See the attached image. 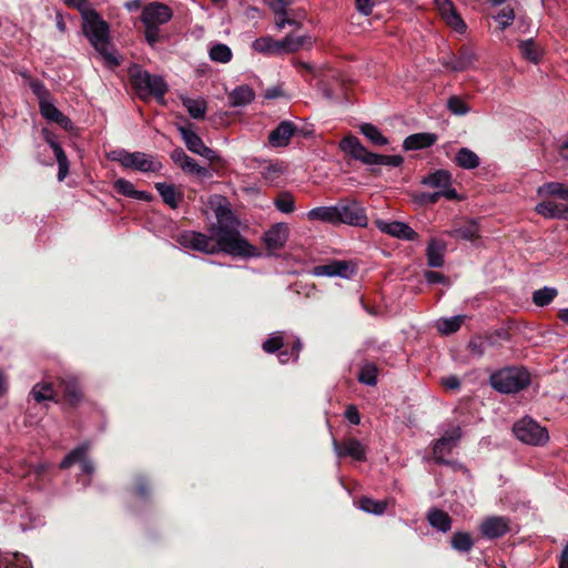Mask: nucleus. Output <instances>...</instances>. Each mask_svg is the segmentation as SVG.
I'll return each mask as SVG.
<instances>
[{
    "instance_id": "1",
    "label": "nucleus",
    "mask_w": 568,
    "mask_h": 568,
    "mask_svg": "<svg viewBox=\"0 0 568 568\" xmlns=\"http://www.w3.org/2000/svg\"><path fill=\"white\" fill-rule=\"evenodd\" d=\"M217 222L209 230V235L195 231H186L179 235L178 242L185 248L204 254L224 252L232 256H253L255 248L234 226L231 211L220 207L216 211Z\"/></svg>"
},
{
    "instance_id": "2",
    "label": "nucleus",
    "mask_w": 568,
    "mask_h": 568,
    "mask_svg": "<svg viewBox=\"0 0 568 568\" xmlns=\"http://www.w3.org/2000/svg\"><path fill=\"white\" fill-rule=\"evenodd\" d=\"M82 29L94 49L110 65H119L120 61L110 44L109 24L95 11H84Z\"/></svg>"
},
{
    "instance_id": "3",
    "label": "nucleus",
    "mask_w": 568,
    "mask_h": 568,
    "mask_svg": "<svg viewBox=\"0 0 568 568\" xmlns=\"http://www.w3.org/2000/svg\"><path fill=\"white\" fill-rule=\"evenodd\" d=\"M173 17L172 9L162 2H151L141 12V21L144 24V37L151 47L161 41L160 26L168 23Z\"/></svg>"
},
{
    "instance_id": "4",
    "label": "nucleus",
    "mask_w": 568,
    "mask_h": 568,
    "mask_svg": "<svg viewBox=\"0 0 568 568\" xmlns=\"http://www.w3.org/2000/svg\"><path fill=\"white\" fill-rule=\"evenodd\" d=\"M339 148L343 152L366 165L399 166L403 163L400 155H381L369 152L357 138L351 135L341 141Z\"/></svg>"
},
{
    "instance_id": "5",
    "label": "nucleus",
    "mask_w": 568,
    "mask_h": 568,
    "mask_svg": "<svg viewBox=\"0 0 568 568\" xmlns=\"http://www.w3.org/2000/svg\"><path fill=\"white\" fill-rule=\"evenodd\" d=\"M530 382L529 373L525 368L507 367L490 376V385L500 393H516L525 388Z\"/></svg>"
},
{
    "instance_id": "6",
    "label": "nucleus",
    "mask_w": 568,
    "mask_h": 568,
    "mask_svg": "<svg viewBox=\"0 0 568 568\" xmlns=\"http://www.w3.org/2000/svg\"><path fill=\"white\" fill-rule=\"evenodd\" d=\"M112 161H118L125 169H134L140 172H158L162 164L154 156L143 152H126L124 150L113 151L110 155Z\"/></svg>"
},
{
    "instance_id": "7",
    "label": "nucleus",
    "mask_w": 568,
    "mask_h": 568,
    "mask_svg": "<svg viewBox=\"0 0 568 568\" xmlns=\"http://www.w3.org/2000/svg\"><path fill=\"white\" fill-rule=\"evenodd\" d=\"M517 439L531 446H542L549 440L548 430L530 417H524L513 426Z\"/></svg>"
},
{
    "instance_id": "8",
    "label": "nucleus",
    "mask_w": 568,
    "mask_h": 568,
    "mask_svg": "<svg viewBox=\"0 0 568 568\" xmlns=\"http://www.w3.org/2000/svg\"><path fill=\"white\" fill-rule=\"evenodd\" d=\"M131 82L136 92L142 97L151 94L158 99H163L168 90V87L161 77L150 74L145 71H136L132 73Z\"/></svg>"
},
{
    "instance_id": "9",
    "label": "nucleus",
    "mask_w": 568,
    "mask_h": 568,
    "mask_svg": "<svg viewBox=\"0 0 568 568\" xmlns=\"http://www.w3.org/2000/svg\"><path fill=\"white\" fill-rule=\"evenodd\" d=\"M335 207L337 211V224L344 223L362 227L367 225L365 209L356 200H343Z\"/></svg>"
},
{
    "instance_id": "10",
    "label": "nucleus",
    "mask_w": 568,
    "mask_h": 568,
    "mask_svg": "<svg viewBox=\"0 0 568 568\" xmlns=\"http://www.w3.org/2000/svg\"><path fill=\"white\" fill-rule=\"evenodd\" d=\"M420 183L425 186L437 189L436 192L443 195L446 200H457L458 194L452 186V174L447 170H437L424 176Z\"/></svg>"
},
{
    "instance_id": "11",
    "label": "nucleus",
    "mask_w": 568,
    "mask_h": 568,
    "mask_svg": "<svg viewBox=\"0 0 568 568\" xmlns=\"http://www.w3.org/2000/svg\"><path fill=\"white\" fill-rule=\"evenodd\" d=\"M462 437L459 427H452L440 438H438L433 447V456L436 463L448 465L449 462L445 459L452 449L457 445Z\"/></svg>"
},
{
    "instance_id": "12",
    "label": "nucleus",
    "mask_w": 568,
    "mask_h": 568,
    "mask_svg": "<svg viewBox=\"0 0 568 568\" xmlns=\"http://www.w3.org/2000/svg\"><path fill=\"white\" fill-rule=\"evenodd\" d=\"M180 133L186 148L191 152L205 158L210 162H216L220 160L219 154L212 149L207 148L194 131L187 128H180Z\"/></svg>"
},
{
    "instance_id": "13",
    "label": "nucleus",
    "mask_w": 568,
    "mask_h": 568,
    "mask_svg": "<svg viewBox=\"0 0 568 568\" xmlns=\"http://www.w3.org/2000/svg\"><path fill=\"white\" fill-rule=\"evenodd\" d=\"M333 448L338 457L348 456L358 462H364L366 459V448L356 438H347L341 443L334 440Z\"/></svg>"
},
{
    "instance_id": "14",
    "label": "nucleus",
    "mask_w": 568,
    "mask_h": 568,
    "mask_svg": "<svg viewBox=\"0 0 568 568\" xmlns=\"http://www.w3.org/2000/svg\"><path fill=\"white\" fill-rule=\"evenodd\" d=\"M376 224L379 231L394 237L407 241H415L418 239V234L408 224L404 222L377 221Z\"/></svg>"
},
{
    "instance_id": "15",
    "label": "nucleus",
    "mask_w": 568,
    "mask_h": 568,
    "mask_svg": "<svg viewBox=\"0 0 568 568\" xmlns=\"http://www.w3.org/2000/svg\"><path fill=\"white\" fill-rule=\"evenodd\" d=\"M354 273L353 266L345 261H333L328 264L315 266L313 274L315 276L344 277L347 278Z\"/></svg>"
},
{
    "instance_id": "16",
    "label": "nucleus",
    "mask_w": 568,
    "mask_h": 568,
    "mask_svg": "<svg viewBox=\"0 0 568 568\" xmlns=\"http://www.w3.org/2000/svg\"><path fill=\"white\" fill-rule=\"evenodd\" d=\"M509 530V520L501 516L486 518L480 525V532L489 539L504 536Z\"/></svg>"
},
{
    "instance_id": "17",
    "label": "nucleus",
    "mask_w": 568,
    "mask_h": 568,
    "mask_svg": "<svg viewBox=\"0 0 568 568\" xmlns=\"http://www.w3.org/2000/svg\"><path fill=\"white\" fill-rule=\"evenodd\" d=\"M296 126L290 121H282L268 135V143L274 148L288 145Z\"/></svg>"
},
{
    "instance_id": "18",
    "label": "nucleus",
    "mask_w": 568,
    "mask_h": 568,
    "mask_svg": "<svg viewBox=\"0 0 568 568\" xmlns=\"http://www.w3.org/2000/svg\"><path fill=\"white\" fill-rule=\"evenodd\" d=\"M171 159L186 173L195 174L199 176L207 175V170L199 165L194 159L189 156L180 148L172 151Z\"/></svg>"
},
{
    "instance_id": "19",
    "label": "nucleus",
    "mask_w": 568,
    "mask_h": 568,
    "mask_svg": "<svg viewBox=\"0 0 568 568\" xmlns=\"http://www.w3.org/2000/svg\"><path fill=\"white\" fill-rule=\"evenodd\" d=\"M434 1L442 18L446 21L447 24H449L452 28L460 32L465 30L466 24L464 23L459 14L456 12L454 4L450 0Z\"/></svg>"
},
{
    "instance_id": "20",
    "label": "nucleus",
    "mask_w": 568,
    "mask_h": 568,
    "mask_svg": "<svg viewBox=\"0 0 568 568\" xmlns=\"http://www.w3.org/2000/svg\"><path fill=\"white\" fill-rule=\"evenodd\" d=\"M288 239V227L284 223L273 225L265 234L264 242L268 250L282 248Z\"/></svg>"
},
{
    "instance_id": "21",
    "label": "nucleus",
    "mask_w": 568,
    "mask_h": 568,
    "mask_svg": "<svg viewBox=\"0 0 568 568\" xmlns=\"http://www.w3.org/2000/svg\"><path fill=\"white\" fill-rule=\"evenodd\" d=\"M89 447L85 445L79 446L70 452L63 460L60 463V468L65 469L69 468L74 463L79 462L81 464L82 471L85 474H92L94 468L90 460L85 458V454Z\"/></svg>"
},
{
    "instance_id": "22",
    "label": "nucleus",
    "mask_w": 568,
    "mask_h": 568,
    "mask_svg": "<svg viewBox=\"0 0 568 568\" xmlns=\"http://www.w3.org/2000/svg\"><path fill=\"white\" fill-rule=\"evenodd\" d=\"M535 211L546 219L568 220V205L554 201H542L538 203Z\"/></svg>"
},
{
    "instance_id": "23",
    "label": "nucleus",
    "mask_w": 568,
    "mask_h": 568,
    "mask_svg": "<svg viewBox=\"0 0 568 568\" xmlns=\"http://www.w3.org/2000/svg\"><path fill=\"white\" fill-rule=\"evenodd\" d=\"M282 53H294L302 49H310L314 44V39L308 34L294 36L288 34L281 40Z\"/></svg>"
},
{
    "instance_id": "24",
    "label": "nucleus",
    "mask_w": 568,
    "mask_h": 568,
    "mask_svg": "<svg viewBox=\"0 0 568 568\" xmlns=\"http://www.w3.org/2000/svg\"><path fill=\"white\" fill-rule=\"evenodd\" d=\"M41 115L52 122L58 123L60 126H62L65 130H69L72 128V123L68 116H65L61 111H59L51 102L48 101H41V104L39 105Z\"/></svg>"
},
{
    "instance_id": "25",
    "label": "nucleus",
    "mask_w": 568,
    "mask_h": 568,
    "mask_svg": "<svg viewBox=\"0 0 568 568\" xmlns=\"http://www.w3.org/2000/svg\"><path fill=\"white\" fill-rule=\"evenodd\" d=\"M446 244L443 241L432 239L427 246V263L430 267H440L444 264Z\"/></svg>"
},
{
    "instance_id": "26",
    "label": "nucleus",
    "mask_w": 568,
    "mask_h": 568,
    "mask_svg": "<svg viewBox=\"0 0 568 568\" xmlns=\"http://www.w3.org/2000/svg\"><path fill=\"white\" fill-rule=\"evenodd\" d=\"M254 51L263 54L276 55L282 53L281 40H275L270 36L257 38L253 43Z\"/></svg>"
},
{
    "instance_id": "27",
    "label": "nucleus",
    "mask_w": 568,
    "mask_h": 568,
    "mask_svg": "<svg viewBox=\"0 0 568 568\" xmlns=\"http://www.w3.org/2000/svg\"><path fill=\"white\" fill-rule=\"evenodd\" d=\"M114 189L119 194L128 197L146 202L152 200V195L149 192L135 190L133 183L124 179H118L114 182Z\"/></svg>"
},
{
    "instance_id": "28",
    "label": "nucleus",
    "mask_w": 568,
    "mask_h": 568,
    "mask_svg": "<svg viewBox=\"0 0 568 568\" xmlns=\"http://www.w3.org/2000/svg\"><path fill=\"white\" fill-rule=\"evenodd\" d=\"M155 189L160 193L163 202L172 209L178 207L179 203L183 199V194L178 191L173 184L159 182L155 184Z\"/></svg>"
},
{
    "instance_id": "29",
    "label": "nucleus",
    "mask_w": 568,
    "mask_h": 568,
    "mask_svg": "<svg viewBox=\"0 0 568 568\" xmlns=\"http://www.w3.org/2000/svg\"><path fill=\"white\" fill-rule=\"evenodd\" d=\"M255 98L253 89L248 85H240L229 94V103L231 106H245Z\"/></svg>"
},
{
    "instance_id": "30",
    "label": "nucleus",
    "mask_w": 568,
    "mask_h": 568,
    "mask_svg": "<svg viewBox=\"0 0 568 568\" xmlns=\"http://www.w3.org/2000/svg\"><path fill=\"white\" fill-rule=\"evenodd\" d=\"M429 525L442 532H447L452 528V518L444 510L434 508L427 514Z\"/></svg>"
},
{
    "instance_id": "31",
    "label": "nucleus",
    "mask_w": 568,
    "mask_h": 568,
    "mask_svg": "<svg viewBox=\"0 0 568 568\" xmlns=\"http://www.w3.org/2000/svg\"><path fill=\"white\" fill-rule=\"evenodd\" d=\"M437 138L433 133H416L407 136L404 140L405 150H418L433 145Z\"/></svg>"
},
{
    "instance_id": "32",
    "label": "nucleus",
    "mask_w": 568,
    "mask_h": 568,
    "mask_svg": "<svg viewBox=\"0 0 568 568\" xmlns=\"http://www.w3.org/2000/svg\"><path fill=\"white\" fill-rule=\"evenodd\" d=\"M476 60V54L470 50H462L457 57L450 58L445 62L447 68L454 71H464L468 69Z\"/></svg>"
},
{
    "instance_id": "33",
    "label": "nucleus",
    "mask_w": 568,
    "mask_h": 568,
    "mask_svg": "<svg viewBox=\"0 0 568 568\" xmlns=\"http://www.w3.org/2000/svg\"><path fill=\"white\" fill-rule=\"evenodd\" d=\"M337 211L335 205L333 206H318L307 212V219L310 221H320L331 224H337Z\"/></svg>"
},
{
    "instance_id": "34",
    "label": "nucleus",
    "mask_w": 568,
    "mask_h": 568,
    "mask_svg": "<svg viewBox=\"0 0 568 568\" xmlns=\"http://www.w3.org/2000/svg\"><path fill=\"white\" fill-rule=\"evenodd\" d=\"M539 196H555L568 201V184L559 182H548L537 189Z\"/></svg>"
},
{
    "instance_id": "35",
    "label": "nucleus",
    "mask_w": 568,
    "mask_h": 568,
    "mask_svg": "<svg viewBox=\"0 0 568 568\" xmlns=\"http://www.w3.org/2000/svg\"><path fill=\"white\" fill-rule=\"evenodd\" d=\"M456 164L464 170H474L479 166V156L468 148H462L455 155Z\"/></svg>"
},
{
    "instance_id": "36",
    "label": "nucleus",
    "mask_w": 568,
    "mask_h": 568,
    "mask_svg": "<svg viewBox=\"0 0 568 568\" xmlns=\"http://www.w3.org/2000/svg\"><path fill=\"white\" fill-rule=\"evenodd\" d=\"M60 384L63 388L64 396L70 404L74 405L81 399L82 392L75 377L67 376L61 379Z\"/></svg>"
},
{
    "instance_id": "37",
    "label": "nucleus",
    "mask_w": 568,
    "mask_h": 568,
    "mask_svg": "<svg viewBox=\"0 0 568 568\" xmlns=\"http://www.w3.org/2000/svg\"><path fill=\"white\" fill-rule=\"evenodd\" d=\"M30 396L37 402L42 403L45 400H57L55 393L49 383H38L36 384L31 392Z\"/></svg>"
},
{
    "instance_id": "38",
    "label": "nucleus",
    "mask_w": 568,
    "mask_h": 568,
    "mask_svg": "<svg viewBox=\"0 0 568 568\" xmlns=\"http://www.w3.org/2000/svg\"><path fill=\"white\" fill-rule=\"evenodd\" d=\"M448 235L456 239L471 241L479 236V229L478 225L471 221L466 223L464 226L449 231Z\"/></svg>"
},
{
    "instance_id": "39",
    "label": "nucleus",
    "mask_w": 568,
    "mask_h": 568,
    "mask_svg": "<svg viewBox=\"0 0 568 568\" xmlns=\"http://www.w3.org/2000/svg\"><path fill=\"white\" fill-rule=\"evenodd\" d=\"M464 322L463 315L453 316L449 318H440L436 322V327L442 334H452L457 332Z\"/></svg>"
},
{
    "instance_id": "40",
    "label": "nucleus",
    "mask_w": 568,
    "mask_h": 568,
    "mask_svg": "<svg viewBox=\"0 0 568 568\" xmlns=\"http://www.w3.org/2000/svg\"><path fill=\"white\" fill-rule=\"evenodd\" d=\"M182 103L190 115L194 119H202L205 115L206 103L204 100L182 98Z\"/></svg>"
},
{
    "instance_id": "41",
    "label": "nucleus",
    "mask_w": 568,
    "mask_h": 568,
    "mask_svg": "<svg viewBox=\"0 0 568 568\" xmlns=\"http://www.w3.org/2000/svg\"><path fill=\"white\" fill-rule=\"evenodd\" d=\"M452 547L460 552L469 551L474 546V540L468 532L457 531L452 537Z\"/></svg>"
},
{
    "instance_id": "42",
    "label": "nucleus",
    "mask_w": 568,
    "mask_h": 568,
    "mask_svg": "<svg viewBox=\"0 0 568 568\" xmlns=\"http://www.w3.org/2000/svg\"><path fill=\"white\" fill-rule=\"evenodd\" d=\"M387 503L385 500H375L363 497L358 500V507L369 514L382 515L386 510Z\"/></svg>"
},
{
    "instance_id": "43",
    "label": "nucleus",
    "mask_w": 568,
    "mask_h": 568,
    "mask_svg": "<svg viewBox=\"0 0 568 568\" xmlns=\"http://www.w3.org/2000/svg\"><path fill=\"white\" fill-rule=\"evenodd\" d=\"M210 59L219 63H227L232 59L231 49L224 43H216L209 51Z\"/></svg>"
},
{
    "instance_id": "44",
    "label": "nucleus",
    "mask_w": 568,
    "mask_h": 568,
    "mask_svg": "<svg viewBox=\"0 0 568 568\" xmlns=\"http://www.w3.org/2000/svg\"><path fill=\"white\" fill-rule=\"evenodd\" d=\"M491 345L493 342L490 338L476 336L470 339L468 344V349L471 355L476 357H481Z\"/></svg>"
},
{
    "instance_id": "45",
    "label": "nucleus",
    "mask_w": 568,
    "mask_h": 568,
    "mask_svg": "<svg viewBox=\"0 0 568 568\" xmlns=\"http://www.w3.org/2000/svg\"><path fill=\"white\" fill-rule=\"evenodd\" d=\"M520 52L525 59L537 63L540 59L541 51L532 40L521 41L519 44Z\"/></svg>"
},
{
    "instance_id": "46",
    "label": "nucleus",
    "mask_w": 568,
    "mask_h": 568,
    "mask_svg": "<svg viewBox=\"0 0 568 568\" xmlns=\"http://www.w3.org/2000/svg\"><path fill=\"white\" fill-rule=\"evenodd\" d=\"M361 132L375 145H386L388 143V140L373 124H363L361 126Z\"/></svg>"
},
{
    "instance_id": "47",
    "label": "nucleus",
    "mask_w": 568,
    "mask_h": 568,
    "mask_svg": "<svg viewBox=\"0 0 568 568\" xmlns=\"http://www.w3.org/2000/svg\"><path fill=\"white\" fill-rule=\"evenodd\" d=\"M557 290L554 287H542L540 290H537L532 294V302L537 306H546L549 305L554 298L557 296Z\"/></svg>"
},
{
    "instance_id": "48",
    "label": "nucleus",
    "mask_w": 568,
    "mask_h": 568,
    "mask_svg": "<svg viewBox=\"0 0 568 568\" xmlns=\"http://www.w3.org/2000/svg\"><path fill=\"white\" fill-rule=\"evenodd\" d=\"M358 381L365 385L374 386L377 382V367L372 363H366L361 367Z\"/></svg>"
},
{
    "instance_id": "49",
    "label": "nucleus",
    "mask_w": 568,
    "mask_h": 568,
    "mask_svg": "<svg viewBox=\"0 0 568 568\" xmlns=\"http://www.w3.org/2000/svg\"><path fill=\"white\" fill-rule=\"evenodd\" d=\"M274 204L278 211L285 214H290L295 210V202L291 194L283 193L275 199Z\"/></svg>"
},
{
    "instance_id": "50",
    "label": "nucleus",
    "mask_w": 568,
    "mask_h": 568,
    "mask_svg": "<svg viewBox=\"0 0 568 568\" xmlns=\"http://www.w3.org/2000/svg\"><path fill=\"white\" fill-rule=\"evenodd\" d=\"M284 168L280 163H268L266 166H264L262 171L263 178L273 183L275 182L283 173Z\"/></svg>"
},
{
    "instance_id": "51",
    "label": "nucleus",
    "mask_w": 568,
    "mask_h": 568,
    "mask_svg": "<svg viewBox=\"0 0 568 568\" xmlns=\"http://www.w3.org/2000/svg\"><path fill=\"white\" fill-rule=\"evenodd\" d=\"M55 159L59 165L58 179L62 181L69 172V161L62 148H55Z\"/></svg>"
},
{
    "instance_id": "52",
    "label": "nucleus",
    "mask_w": 568,
    "mask_h": 568,
    "mask_svg": "<svg viewBox=\"0 0 568 568\" xmlns=\"http://www.w3.org/2000/svg\"><path fill=\"white\" fill-rule=\"evenodd\" d=\"M449 111L456 115H464L469 111L468 105L459 97H450L447 101Z\"/></svg>"
},
{
    "instance_id": "53",
    "label": "nucleus",
    "mask_w": 568,
    "mask_h": 568,
    "mask_svg": "<svg viewBox=\"0 0 568 568\" xmlns=\"http://www.w3.org/2000/svg\"><path fill=\"white\" fill-rule=\"evenodd\" d=\"M283 346V336L282 333L277 332L272 334L264 343L263 349L266 353H274L278 351Z\"/></svg>"
},
{
    "instance_id": "54",
    "label": "nucleus",
    "mask_w": 568,
    "mask_h": 568,
    "mask_svg": "<svg viewBox=\"0 0 568 568\" xmlns=\"http://www.w3.org/2000/svg\"><path fill=\"white\" fill-rule=\"evenodd\" d=\"M515 19V13L511 8H504L497 16L496 20L500 23L501 29L509 27Z\"/></svg>"
},
{
    "instance_id": "55",
    "label": "nucleus",
    "mask_w": 568,
    "mask_h": 568,
    "mask_svg": "<svg viewBox=\"0 0 568 568\" xmlns=\"http://www.w3.org/2000/svg\"><path fill=\"white\" fill-rule=\"evenodd\" d=\"M32 92L37 95L39 100V105L41 104V101H48L49 100V91L45 89V87L40 81H32L31 84Z\"/></svg>"
},
{
    "instance_id": "56",
    "label": "nucleus",
    "mask_w": 568,
    "mask_h": 568,
    "mask_svg": "<svg viewBox=\"0 0 568 568\" xmlns=\"http://www.w3.org/2000/svg\"><path fill=\"white\" fill-rule=\"evenodd\" d=\"M375 7V0H356V9L364 16H369Z\"/></svg>"
},
{
    "instance_id": "57",
    "label": "nucleus",
    "mask_w": 568,
    "mask_h": 568,
    "mask_svg": "<svg viewBox=\"0 0 568 568\" xmlns=\"http://www.w3.org/2000/svg\"><path fill=\"white\" fill-rule=\"evenodd\" d=\"M272 9L275 14V26L278 30H281L286 26V10L277 9L276 6H272Z\"/></svg>"
},
{
    "instance_id": "58",
    "label": "nucleus",
    "mask_w": 568,
    "mask_h": 568,
    "mask_svg": "<svg viewBox=\"0 0 568 568\" xmlns=\"http://www.w3.org/2000/svg\"><path fill=\"white\" fill-rule=\"evenodd\" d=\"M440 384L445 388L452 389V390L458 389L460 387V381L455 375L443 377L440 381Z\"/></svg>"
},
{
    "instance_id": "59",
    "label": "nucleus",
    "mask_w": 568,
    "mask_h": 568,
    "mask_svg": "<svg viewBox=\"0 0 568 568\" xmlns=\"http://www.w3.org/2000/svg\"><path fill=\"white\" fill-rule=\"evenodd\" d=\"M345 417L353 425H358L361 423V416L357 408L354 405L347 407L345 412Z\"/></svg>"
},
{
    "instance_id": "60",
    "label": "nucleus",
    "mask_w": 568,
    "mask_h": 568,
    "mask_svg": "<svg viewBox=\"0 0 568 568\" xmlns=\"http://www.w3.org/2000/svg\"><path fill=\"white\" fill-rule=\"evenodd\" d=\"M65 4L69 7H73L78 9L81 12V16L83 17L84 11H92L93 9H90L87 7L85 0H65Z\"/></svg>"
},
{
    "instance_id": "61",
    "label": "nucleus",
    "mask_w": 568,
    "mask_h": 568,
    "mask_svg": "<svg viewBox=\"0 0 568 568\" xmlns=\"http://www.w3.org/2000/svg\"><path fill=\"white\" fill-rule=\"evenodd\" d=\"M425 277L428 283H442L445 281V276L442 273L435 272V271H428L425 274Z\"/></svg>"
},
{
    "instance_id": "62",
    "label": "nucleus",
    "mask_w": 568,
    "mask_h": 568,
    "mask_svg": "<svg viewBox=\"0 0 568 568\" xmlns=\"http://www.w3.org/2000/svg\"><path fill=\"white\" fill-rule=\"evenodd\" d=\"M440 197H443L442 194H439L438 192H434V193H424L420 197V201L423 203H430V204H434L436 203Z\"/></svg>"
},
{
    "instance_id": "63",
    "label": "nucleus",
    "mask_w": 568,
    "mask_h": 568,
    "mask_svg": "<svg viewBox=\"0 0 568 568\" xmlns=\"http://www.w3.org/2000/svg\"><path fill=\"white\" fill-rule=\"evenodd\" d=\"M559 568H568V544L560 555Z\"/></svg>"
},
{
    "instance_id": "64",
    "label": "nucleus",
    "mask_w": 568,
    "mask_h": 568,
    "mask_svg": "<svg viewBox=\"0 0 568 568\" xmlns=\"http://www.w3.org/2000/svg\"><path fill=\"white\" fill-rule=\"evenodd\" d=\"M141 0H130L125 3V8L129 11H135L141 7Z\"/></svg>"
}]
</instances>
